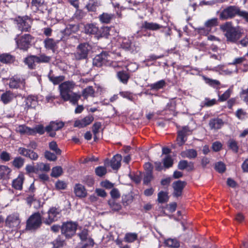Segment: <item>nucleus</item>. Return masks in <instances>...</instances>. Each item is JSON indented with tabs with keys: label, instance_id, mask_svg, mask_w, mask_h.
Instances as JSON below:
<instances>
[{
	"label": "nucleus",
	"instance_id": "obj_1",
	"mask_svg": "<svg viewBox=\"0 0 248 248\" xmlns=\"http://www.w3.org/2000/svg\"><path fill=\"white\" fill-rule=\"evenodd\" d=\"M220 29L225 32V35L229 41L235 42L241 37L240 32L232 26L231 22H226L222 25Z\"/></svg>",
	"mask_w": 248,
	"mask_h": 248
},
{
	"label": "nucleus",
	"instance_id": "obj_2",
	"mask_svg": "<svg viewBox=\"0 0 248 248\" xmlns=\"http://www.w3.org/2000/svg\"><path fill=\"white\" fill-rule=\"evenodd\" d=\"M33 40L34 37L30 34L17 35L15 38L16 47L23 51H27L31 47Z\"/></svg>",
	"mask_w": 248,
	"mask_h": 248
},
{
	"label": "nucleus",
	"instance_id": "obj_3",
	"mask_svg": "<svg viewBox=\"0 0 248 248\" xmlns=\"http://www.w3.org/2000/svg\"><path fill=\"white\" fill-rule=\"evenodd\" d=\"M16 28L21 32H29L31 28L32 20L28 16H18L14 19Z\"/></svg>",
	"mask_w": 248,
	"mask_h": 248
},
{
	"label": "nucleus",
	"instance_id": "obj_4",
	"mask_svg": "<svg viewBox=\"0 0 248 248\" xmlns=\"http://www.w3.org/2000/svg\"><path fill=\"white\" fill-rule=\"evenodd\" d=\"M42 222V217L39 212L31 215L27 221L26 230L33 231L38 229Z\"/></svg>",
	"mask_w": 248,
	"mask_h": 248
},
{
	"label": "nucleus",
	"instance_id": "obj_5",
	"mask_svg": "<svg viewBox=\"0 0 248 248\" xmlns=\"http://www.w3.org/2000/svg\"><path fill=\"white\" fill-rule=\"evenodd\" d=\"M240 8L236 6H230L224 9L220 14L219 18L222 20L230 19L235 16H239L240 13Z\"/></svg>",
	"mask_w": 248,
	"mask_h": 248
},
{
	"label": "nucleus",
	"instance_id": "obj_6",
	"mask_svg": "<svg viewBox=\"0 0 248 248\" xmlns=\"http://www.w3.org/2000/svg\"><path fill=\"white\" fill-rule=\"evenodd\" d=\"M77 224L75 222L69 221L62 224L61 229V232L66 238H70L76 233Z\"/></svg>",
	"mask_w": 248,
	"mask_h": 248
},
{
	"label": "nucleus",
	"instance_id": "obj_7",
	"mask_svg": "<svg viewBox=\"0 0 248 248\" xmlns=\"http://www.w3.org/2000/svg\"><path fill=\"white\" fill-rule=\"evenodd\" d=\"M91 48V46L88 43L79 44L77 48L76 52L74 53L75 58L78 60L86 59Z\"/></svg>",
	"mask_w": 248,
	"mask_h": 248
},
{
	"label": "nucleus",
	"instance_id": "obj_8",
	"mask_svg": "<svg viewBox=\"0 0 248 248\" xmlns=\"http://www.w3.org/2000/svg\"><path fill=\"white\" fill-rule=\"evenodd\" d=\"M81 241L83 242L81 246H78L77 248H90L93 246L94 242L89 234L88 230L86 229H83L78 233Z\"/></svg>",
	"mask_w": 248,
	"mask_h": 248
},
{
	"label": "nucleus",
	"instance_id": "obj_9",
	"mask_svg": "<svg viewBox=\"0 0 248 248\" xmlns=\"http://www.w3.org/2000/svg\"><path fill=\"white\" fill-rule=\"evenodd\" d=\"M20 223L19 214L14 213L9 215L5 220L6 226L10 228H17Z\"/></svg>",
	"mask_w": 248,
	"mask_h": 248
},
{
	"label": "nucleus",
	"instance_id": "obj_10",
	"mask_svg": "<svg viewBox=\"0 0 248 248\" xmlns=\"http://www.w3.org/2000/svg\"><path fill=\"white\" fill-rule=\"evenodd\" d=\"M61 210L56 207H52L48 210V217L45 221L46 224H50L53 222L57 220L60 217Z\"/></svg>",
	"mask_w": 248,
	"mask_h": 248
},
{
	"label": "nucleus",
	"instance_id": "obj_11",
	"mask_svg": "<svg viewBox=\"0 0 248 248\" xmlns=\"http://www.w3.org/2000/svg\"><path fill=\"white\" fill-rule=\"evenodd\" d=\"M190 132V130L187 126H184L182 130L178 132L177 141L179 146H182L185 143L187 140V136Z\"/></svg>",
	"mask_w": 248,
	"mask_h": 248
},
{
	"label": "nucleus",
	"instance_id": "obj_12",
	"mask_svg": "<svg viewBox=\"0 0 248 248\" xmlns=\"http://www.w3.org/2000/svg\"><path fill=\"white\" fill-rule=\"evenodd\" d=\"M93 120V117L91 115H89L83 119L76 120L74 126L75 127L83 128L91 124Z\"/></svg>",
	"mask_w": 248,
	"mask_h": 248
},
{
	"label": "nucleus",
	"instance_id": "obj_13",
	"mask_svg": "<svg viewBox=\"0 0 248 248\" xmlns=\"http://www.w3.org/2000/svg\"><path fill=\"white\" fill-rule=\"evenodd\" d=\"M18 152L20 155L29 157L33 160H36L38 158V155L36 153L25 148H19Z\"/></svg>",
	"mask_w": 248,
	"mask_h": 248
},
{
	"label": "nucleus",
	"instance_id": "obj_14",
	"mask_svg": "<svg viewBox=\"0 0 248 248\" xmlns=\"http://www.w3.org/2000/svg\"><path fill=\"white\" fill-rule=\"evenodd\" d=\"M75 86V84L72 81H64L59 85L60 93H69L72 92Z\"/></svg>",
	"mask_w": 248,
	"mask_h": 248
},
{
	"label": "nucleus",
	"instance_id": "obj_15",
	"mask_svg": "<svg viewBox=\"0 0 248 248\" xmlns=\"http://www.w3.org/2000/svg\"><path fill=\"white\" fill-rule=\"evenodd\" d=\"M218 24V19L217 18H213L206 21L204 24L205 27L206 28V30L202 28L200 30V32L201 33L208 34L209 31H210L211 28L217 26Z\"/></svg>",
	"mask_w": 248,
	"mask_h": 248
},
{
	"label": "nucleus",
	"instance_id": "obj_16",
	"mask_svg": "<svg viewBox=\"0 0 248 248\" xmlns=\"http://www.w3.org/2000/svg\"><path fill=\"white\" fill-rule=\"evenodd\" d=\"M108 57L106 53H102L97 55L93 60V64L97 67L102 66L104 64H106L107 61Z\"/></svg>",
	"mask_w": 248,
	"mask_h": 248
},
{
	"label": "nucleus",
	"instance_id": "obj_17",
	"mask_svg": "<svg viewBox=\"0 0 248 248\" xmlns=\"http://www.w3.org/2000/svg\"><path fill=\"white\" fill-rule=\"evenodd\" d=\"M224 124L222 119L217 118L211 119L209 122V126L211 130H217L220 129Z\"/></svg>",
	"mask_w": 248,
	"mask_h": 248
},
{
	"label": "nucleus",
	"instance_id": "obj_18",
	"mask_svg": "<svg viewBox=\"0 0 248 248\" xmlns=\"http://www.w3.org/2000/svg\"><path fill=\"white\" fill-rule=\"evenodd\" d=\"M185 184V182L181 181H177L173 183L172 186L174 189L173 194L174 196L179 197L181 196Z\"/></svg>",
	"mask_w": 248,
	"mask_h": 248
},
{
	"label": "nucleus",
	"instance_id": "obj_19",
	"mask_svg": "<svg viewBox=\"0 0 248 248\" xmlns=\"http://www.w3.org/2000/svg\"><path fill=\"white\" fill-rule=\"evenodd\" d=\"M12 170L7 166H0V180H7L10 178Z\"/></svg>",
	"mask_w": 248,
	"mask_h": 248
},
{
	"label": "nucleus",
	"instance_id": "obj_20",
	"mask_svg": "<svg viewBox=\"0 0 248 248\" xmlns=\"http://www.w3.org/2000/svg\"><path fill=\"white\" fill-rule=\"evenodd\" d=\"M24 85V80L16 77L11 78L9 82V86L11 88L17 89L23 87Z\"/></svg>",
	"mask_w": 248,
	"mask_h": 248
},
{
	"label": "nucleus",
	"instance_id": "obj_21",
	"mask_svg": "<svg viewBox=\"0 0 248 248\" xmlns=\"http://www.w3.org/2000/svg\"><path fill=\"white\" fill-rule=\"evenodd\" d=\"M101 5L100 0H89L85 7L89 12H95Z\"/></svg>",
	"mask_w": 248,
	"mask_h": 248
},
{
	"label": "nucleus",
	"instance_id": "obj_22",
	"mask_svg": "<svg viewBox=\"0 0 248 248\" xmlns=\"http://www.w3.org/2000/svg\"><path fill=\"white\" fill-rule=\"evenodd\" d=\"M163 26L154 22H149L146 21L142 23L141 29L151 31H157L162 28Z\"/></svg>",
	"mask_w": 248,
	"mask_h": 248
},
{
	"label": "nucleus",
	"instance_id": "obj_23",
	"mask_svg": "<svg viewBox=\"0 0 248 248\" xmlns=\"http://www.w3.org/2000/svg\"><path fill=\"white\" fill-rule=\"evenodd\" d=\"M64 126V123L62 122H51L50 124L46 126L45 129L47 132L51 131H57L62 128Z\"/></svg>",
	"mask_w": 248,
	"mask_h": 248
},
{
	"label": "nucleus",
	"instance_id": "obj_24",
	"mask_svg": "<svg viewBox=\"0 0 248 248\" xmlns=\"http://www.w3.org/2000/svg\"><path fill=\"white\" fill-rule=\"evenodd\" d=\"M24 180L23 174H20L18 177L13 180L12 182V186L16 190H21L22 189L23 183Z\"/></svg>",
	"mask_w": 248,
	"mask_h": 248
},
{
	"label": "nucleus",
	"instance_id": "obj_25",
	"mask_svg": "<svg viewBox=\"0 0 248 248\" xmlns=\"http://www.w3.org/2000/svg\"><path fill=\"white\" fill-rule=\"evenodd\" d=\"M62 98L64 101H69L73 104H76L79 98L80 95L78 94H60Z\"/></svg>",
	"mask_w": 248,
	"mask_h": 248
},
{
	"label": "nucleus",
	"instance_id": "obj_26",
	"mask_svg": "<svg viewBox=\"0 0 248 248\" xmlns=\"http://www.w3.org/2000/svg\"><path fill=\"white\" fill-rule=\"evenodd\" d=\"M121 160L122 156L120 155L117 154L111 159L110 165L113 170H118L121 166Z\"/></svg>",
	"mask_w": 248,
	"mask_h": 248
},
{
	"label": "nucleus",
	"instance_id": "obj_27",
	"mask_svg": "<svg viewBox=\"0 0 248 248\" xmlns=\"http://www.w3.org/2000/svg\"><path fill=\"white\" fill-rule=\"evenodd\" d=\"M74 192L76 195L78 197H85L87 195V191L81 184H78L75 185Z\"/></svg>",
	"mask_w": 248,
	"mask_h": 248
},
{
	"label": "nucleus",
	"instance_id": "obj_28",
	"mask_svg": "<svg viewBox=\"0 0 248 248\" xmlns=\"http://www.w3.org/2000/svg\"><path fill=\"white\" fill-rule=\"evenodd\" d=\"M98 18L101 22L108 24L115 18V15L112 14L103 13L99 16Z\"/></svg>",
	"mask_w": 248,
	"mask_h": 248
},
{
	"label": "nucleus",
	"instance_id": "obj_29",
	"mask_svg": "<svg viewBox=\"0 0 248 248\" xmlns=\"http://www.w3.org/2000/svg\"><path fill=\"white\" fill-rule=\"evenodd\" d=\"M108 204L109 208L113 212L119 211L122 209V205L115 199H110L108 201Z\"/></svg>",
	"mask_w": 248,
	"mask_h": 248
},
{
	"label": "nucleus",
	"instance_id": "obj_30",
	"mask_svg": "<svg viewBox=\"0 0 248 248\" xmlns=\"http://www.w3.org/2000/svg\"><path fill=\"white\" fill-rule=\"evenodd\" d=\"M121 47L124 49L133 50L132 48V43L126 38H121L119 40Z\"/></svg>",
	"mask_w": 248,
	"mask_h": 248
},
{
	"label": "nucleus",
	"instance_id": "obj_31",
	"mask_svg": "<svg viewBox=\"0 0 248 248\" xmlns=\"http://www.w3.org/2000/svg\"><path fill=\"white\" fill-rule=\"evenodd\" d=\"M44 43L45 47L46 49L53 50L55 49L58 42L55 41L52 38H47L44 40Z\"/></svg>",
	"mask_w": 248,
	"mask_h": 248
},
{
	"label": "nucleus",
	"instance_id": "obj_32",
	"mask_svg": "<svg viewBox=\"0 0 248 248\" xmlns=\"http://www.w3.org/2000/svg\"><path fill=\"white\" fill-rule=\"evenodd\" d=\"M85 31L87 33L97 34L99 33V30L96 25L90 24L85 27Z\"/></svg>",
	"mask_w": 248,
	"mask_h": 248
},
{
	"label": "nucleus",
	"instance_id": "obj_33",
	"mask_svg": "<svg viewBox=\"0 0 248 248\" xmlns=\"http://www.w3.org/2000/svg\"><path fill=\"white\" fill-rule=\"evenodd\" d=\"M16 131L21 134H27L29 135H31V134L34 133V131L32 130V128L24 125H21L18 126L16 128Z\"/></svg>",
	"mask_w": 248,
	"mask_h": 248
},
{
	"label": "nucleus",
	"instance_id": "obj_34",
	"mask_svg": "<svg viewBox=\"0 0 248 248\" xmlns=\"http://www.w3.org/2000/svg\"><path fill=\"white\" fill-rule=\"evenodd\" d=\"M202 77L206 84L213 87L217 88L220 84V82L217 80L210 78L205 76H202Z\"/></svg>",
	"mask_w": 248,
	"mask_h": 248
},
{
	"label": "nucleus",
	"instance_id": "obj_35",
	"mask_svg": "<svg viewBox=\"0 0 248 248\" xmlns=\"http://www.w3.org/2000/svg\"><path fill=\"white\" fill-rule=\"evenodd\" d=\"M36 56L31 55L28 57L25 60V62L27 64L30 69L35 68V63L37 62Z\"/></svg>",
	"mask_w": 248,
	"mask_h": 248
},
{
	"label": "nucleus",
	"instance_id": "obj_36",
	"mask_svg": "<svg viewBox=\"0 0 248 248\" xmlns=\"http://www.w3.org/2000/svg\"><path fill=\"white\" fill-rule=\"evenodd\" d=\"M183 157H187L188 158H194L197 156V151L193 149L186 150L182 153Z\"/></svg>",
	"mask_w": 248,
	"mask_h": 248
},
{
	"label": "nucleus",
	"instance_id": "obj_37",
	"mask_svg": "<svg viewBox=\"0 0 248 248\" xmlns=\"http://www.w3.org/2000/svg\"><path fill=\"white\" fill-rule=\"evenodd\" d=\"M166 86V83L163 79L158 81L157 82L152 84L150 85V88L155 91H157L159 89H163Z\"/></svg>",
	"mask_w": 248,
	"mask_h": 248
},
{
	"label": "nucleus",
	"instance_id": "obj_38",
	"mask_svg": "<svg viewBox=\"0 0 248 248\" xmlns=\"http://www.w3.org/2000/svg\"><path fill=\"white\" fill-rule=\"evenodd\" d=\"M164 244L168 247L178 248L180 246L179 242L176 239L169 238L165 241Z\"/></svg>",
	"mask_w": 248,
	"mask_h": 248
},
{
	"label": "nucleus",
	"instance_id": "obj_39",
	"mask_svg": "<svg viewBox=\"0 0 248 248\" xmlns=\"http://www.w3.org/2000/svg\"><path fill=\"white\" fill-rule=\"evenodd\" d=\"M48 78L54 85L60 84L61 82L63 81L65 79V77L63 76H54L49 74Z\"/></svg>",
	"mask_w": 248,
	"mask_h": 248
},
{
	"label": "nucleus",
	"instance_id": "obj_40",
	"mask_svg": "<svg viewBox=\"0 0 248 248\" xmlns=\"http://www.w3.org/2000/svg\"><path fill=\"white\" fill-rule=\"evenodd\" d=\"M117 77L124 84H126L129 78V75L124 71H120L117 73Z\"/></svg>",
	"mask_w": 248,
	"mask_h": 248
},
{
	"label": "nucleus",
	"instance_id": "obj_41",
	"mask_svg": "<svg viewBox=\"0 0 248 248\" xmlns=\"http://www.w3.org/2000/svg\"><path fill=\"white\" fill-rule=\"evenodd\" d=\"M162 162L165 168L171 167L173 163V159L170 155H166L163 159Z\"/></svg>",
	"mask_w": 248,
	"mask_h": 248
},
{
	"label": "nucleus",
	"instance_id": "obj_42",
	"mask_svg": "<svg viewBox=\"0 0 248 248\" xmlns=\"http://www.w3.org/2000/svg\"><path fill=\"white\" fill-rule=\"evenodd\" d=\"M14 59L12 55L8 54H3L0 55V61L4 63H11Z\"/></svg>",
	"mask_w": 248,
	"mask_h": 248
},
{
	"label": "nucleus",
	"instance_id": "obj_43",
	"mask_svg": "<svg viewBox=\"0 0 248 248\" xmlns=\"http://www.w3.org/2000/svg\"><path fill=\"white\" fill-rule=\"evenodd\" d=\"M24 163V159L21 157H16L15 158L12 162V165L16 168L19 169L21 168Z\"/></svg>",
	"mask_w": 248,
	"mask_h": 248
},
{
	"label": "nucleus",
	"instance_id": "obj_44",
	"mask_svg": "<svg viewBox=\"0 0 248 248\" xmlns=\"http://www.w3.org/2000/svg\"><path fill=\"white\" fill-rule=\"evenodd\" d=\"M217 100L216 99H210L208 98H205L204 100L201 103V106L203 107H211L216 104Z\"/></svg>",
	"mask_w": 248,
	"mask_h": 248
},
{
	"label": "nucleus",
	"instance_id": "obj_45",
	"mask_svg": "<svg viewBox=\"0 0 248 248\" xmlns=\"http://www.w3.org/2000/svg\"><path fill=\"white\" fill-rule=\"evenodd\" d=\"M52 244L53 246V248H60L62 247L65 244L64 241L61 238L60 236H58L56 239L54 240Z\"/></svg>",
	"mask_w": 248,
	"mask_h": 248
},
{
	"label": "nucleus",
	"instance_id": "obj_46",
	"mask_svg": "<svg viewBox=\"0 0 248 248\" xmlns=\"http://www.w3.org/2000/svg\"><path fill=\"white\" fill-rule=\"evenodd\" d=\"M62 169L61 167L56 166L52 168L51 175L53 177H58L62 175Z\"/></svg>",
	"mask_w": 248,
	"mask_h": 248
},
{
	"label": "nucleus",
	"instance_id": "obj_47",
	"mask_svg": "<svg viewBox=\"0 0 248 248\" xmlns=\"http://www.w3.org/2000/svg\"><path fill=\"white\" fill-rule=\"evenodd\" d=\"M169 200L168 193L166 192L161 191L158 194V201L159 203L167 202Z\"/></svg>",
	"mask_w": 248,
	"mask_h": 248
},
{
	"label": "nucleus",
	"instance_id": "obj_48",
	"mask_svg": "<svg viewBox=\"0 0 248 248\" xmlns=\"http://www.w3.org/2000/svg\"><path fill=\"white\" fill-rule=\"evenodd\" d=\"M138 237L137 234L136 233H127L125 234L124 236V240L125 241L131 243L135 241Z\"/></svg>",
	"mask_w": 248,
	"mask_h": 248
},
{
	"label": "nucleus",
	"instance_id": "obj_49",
	"mask_svg": "<svg viewBox=\"0 0 248 248\" xmlns=\"http://www.w3.org/2000/svg\"><path fill=\"white\" fill-rule=\"evenodd\" d=\"M44 3V0H32L31 4L32 8L37 11L39 10V8L43 6Z\"/></svg>",
	"mask_w": 248,
	"mask_h": 248
},
{
	"label": "nucleus",
	"instance_id": "obj_50",
	"mask_svg": "<svg viewBox=\"0 0 248 248\" xmlns=\"http://www.w3.org/2000/svg\"><path fill=\"white\" fill-rule=\"evenodd\" d=\"M228 145L229 147L234 153H237L238 151V146L237 142L234 140L231 139L228 141Z\"/></svg>",
	"mask_w": 248,
	"mask_h": 248
},
{
	"label": "nucleus",
	"instance_id": "obj_51",
	"mask_svg": "<svg viewBox=\"0 0 248 248\" xmlns=\"http://www.w3.org/2000/svg\"><path fill=\"white\" fill-rule=\"evenodd\" d=\"M49 149L54 151L57 155H60L62 151L58 147V145L55 141H52L49 143Z\"/></svg>",
	"mask_w": 248,
	"mask_h": 248
},
{
	"label": "nucleus",
	"instance_id": "obj_52",
	"mask_svg": "<svg viewBox=\"0 0 248 248\" xmlns=\"http://www.w3.org/2000/svg\"><path fill=\"white\" fill-rule=\"evenodd\" d=\"M133 197L130 195H125L122 197V202L124 206H127L132 202Z\"/></svg>",
	"mask_w": 248,
	"mask_h": 248
},
{
	"label": "nucleus",
	"instance_id": "obj_53",
	"mask_svg": "<svg viewBox=\"0 0 248 248\" xmlns=\"http://www.w3.org/2000/svg\"><path fill=\"white\" fill-rule=\"evenodd\" d=\"M38 98L33 95H29L26 99V104L28 106L35 105Z\"/></svg>",
	"mask_w": 248,
	"mask_h": 248
},
{
	"label": "nucleus",
	"instance_id": "obj_54",
	"mask_svg": "<svg viewBox=\"0 0 248 248\" xmlns=\"http://www.w3.org/2000/svg\"><path fill=\"white\" fill-rule=\"evenodd\" d=\"M32 130L34 131V133L33 134H31V135H34L36 133L42 135L45 133L44 127L41 124L36 125L33 128H32Z\"/></svg>",
	"mask_w": 248,
	"mask_h": 248
},
{
	"label": "nucleus",
	"instance_id": "obj_55",
	"mask_svg": "<svg viewBox=\"0 0 248 248\" xmlns=\"http://www.w3.org/2000/svg\"><path fill=\"white\" fill-rule=\"evenodd\" d=\"M101 126V124L100 122L95 123L93 126V132L94 134V138L95 140L97 139V134L99 132V130Z\"/></svg>",
	"mask_w": 248,
	"mask_h": 248
},
{
	"label": "nucleus",
	"instance_id": "obj_56",
	"mask_svg": "<svg viewBox=\"0 0 248 248\" xmlns=\"http://www.w3.org/2000/svg\"><path fill=\"white\" fill-rule=\"evenodd\" d=\"M12 94H1V100L4 104H7L10 102L13 98Z\"/></svg>",
	"mask_w": 248,
	"mask_h": 248
},
{
	"label": "nucleus",
	"instance_id": "obj_57",
	"mask_svg": "<svg viewBox=\"0 0 248 248\" xmlns=\"http://www.w3.org/2000/svg\"><path fill=\"white\" fill-rule=\"evenodd\" d=\"M56 154L52 153L49 151H46L45 153V157L49 161H55L57 159Z\"/></svg>",
	"mask_w": 248,
	"mask_h": 248
},
{
	"label": "nucleus",
	"instance_id": "obj_58",
	"mask_svg": "<svg viewBox=\"0 0 248 248\" xmlns=\"http://www.w3.org/2000/svg\"><path fill=\"white\" fill-rule=\"evenodd\" d=\"M37 63L47 62L50 60V57L44 54H42L39 56H36Z\"/></svg>",
	"mask_w": 248,
	"mask_h": 248
},
{
	"label": "nucleus",
	"instance_id": "obj_59",
	"mask_svg": "<svg viewBox=\"0 0 248 248\" xmlns=\"http://www.w3.org/2000/svg\"><path fill=\"white\" fill-rule=\"evenodd\" d=\"M247 113L242 108L237 109L235 113L236 117L240 120H244L245 119Z\"/></svg>",
	"mask_w": 248,
	"mask_h": 248
},
{
	"label": "nucleus",
	"instance_id": "obj_60",
	"mask_svg": "<svg viewBox=\"0 0 248 248\" xmlns=\"http://www.w3.org/2000/svg\"><path fill=\"white\" fill-rule=\"evenodd\" d=\"M107 172L106 168L104 167L99 166L95 169V173L97 175L101 177L104 175Z\"/></svg>",
	"mask_w": 248,
	"mask_h": 248
},
{
	"label": "nucleus",
	"instance_id": "obj_61",
	"mask_svg": "<svg viewBox=\"0 0 248 248\" xmlns=\"http://www.w3.org/2000/svg\"><path fill=\"white\" fill-rule=\"evenodd\" d=\"M37 168L39 170L44 171H48L50 169L48 164H45L43 163H38Z\"/></svg>",
	"mask_w": 248,
	"mask_h": 248
},
{
	"label": "nucleus",
	"instance_id": "obj_62",
	"mask_svg": "<svg viewBox=\"0 0 248 248\" xmlns=\"http://www.w3.org/2000/svg\"><path fill=\"white\" fill-rule=\"evenodd\" d=\"M215 169L219 172H223L226 169L225 165L223 163L218 162L215 165Z\"/></svg>",
	"mask_w": 248,
	"mask_h": 248
},
{
	"label": "nucleus",
	"instance_id": "obj_63",
	"mask_svg": "<svg viewBox=\"0 0 248 248\" xmlns=\"http://www.w3.org/2000/svg\"><path fill=\"white\" fill-rule=\"evenodd\" d=\"M66 186L67 184L63 181L58 180L55 183L56 188L58 190L64 189Z\"/></svg>",
	"mask_w": 248,
	"mask_h": 248
},
{
	"label": "nucleus",
	"instance_id": "obj_64",
	"mask_svg": "<svg viewBox=\"0 0 248 248\" xmlns=\"http://www.w3.org/2000/svg\"><path fill=\"white\" fill-rule=\"evenodd\" d=\"M0 158L3 161L7 162L11 159V155L7 152L3 151L0 154Z\"/></svg>",
	"mask_w": 248,
	"mask_h": 248
}]
</instances>
